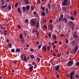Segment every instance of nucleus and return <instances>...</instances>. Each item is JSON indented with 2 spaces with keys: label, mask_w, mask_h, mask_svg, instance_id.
Segmentation results:
<instances>
[{
  "label": "nucleus",
  "mask_w": 79,
  "mask_h": 79,
  "mask_svg": "<svg viewBox=\"0 0 79 79\" xmlns=\"http://www.w3.org/2000/svg\"><path fill=\"white\" fill-rule=\"evenodd\" d=\"M70 19H71V20H72L73 21V20H74V18H73V17H70Z\"/></svg>",
  "instance_id": "4c0bfd02"
},
{
  "label": "nucleus",
  "mask_w": 79,
  "mask_h": 79,
  "mask_svg": "<svg viewBox=\"0 0 79 79\" xmlns=\"http://www.w3.org/2000/svg\"><path fill=\"white\" fill-rule=\"evenodd\" d=\"M60 65H58L56 66L55 70L56 71H58L60 69Z\"/></svg>",
  "instance_id": "39448f33"
},
{
  "label": "nucleus",
  "mask_w": 79,
  "mask_h": 79,
  "mask_svg": "<svg viewBox=\"0 0 79 79\" xmlns=\"http://www.w3.org/2000/svg\"><path fill=\"white\" fill-rule=\"evenodd\" d=\"M22 10L24 12H25V11H26V7L25 6H23L22 7Z\"/></svg>",
  "instance_id": "4468645a"
},
{
  "label": "nucleus",
  "mask_w": 79,
  "mask_h": 79,
  "mask_svg": "<svg viewBox=\"0 0 79 79\" xmlns=\"http://www.w3.org/2000/svg\"><path fill=\"white\" fill-rule=\"evenodd\" d=\"M65 43H66L67 44V43H68V39L66 40Z\"/></svg>",
  "instance_id": "13d9d810"
},
{
  "label": "nucleus",
  "mask_w": 79,
  "mask_h": 79,
  "mask_svg": "<svg viewBox=\"0 0 79 79\" xmlns=\"http://www.w3.org/2000/svg\"><path fill=\"white\" fill-rule=\"evenodd\" d=\"M26 4V5H28L29 4V1L28 0H27V1H25V2H24Z\"/></svg>",
  "instance_id": "2eb2a0df"
},
{
  "label": "nucleus",
  "mask_w": 79,
  "mask_h": 79,
  "mask_svg": "<svg viewBox=\"0 0 79 79\" xmlns=\"http://www.w3.org/2000/svg\"><path fill=\"white\" fill-rule=\"evenodd\" d=\"M43 28H44V29H47V27L46 26H45L44 25L43 26Z\"/></svg>",
  "instance_id": "72a5a7b5"
},
{
  "label": "nucleus",
  "mask_w": 79,
  "mask_h": 79,
  "mask_svg": "<svg viewBox=\"0 0 79 79\" xmlns=\"http://www.w3.org/2000/svg\"><path fill=\"white\" fill-rule=\"evenodd\" d=\"M7 6H8V5L7 4H5L4 5L2 6H1V8H5L7 7Z\"/></svg>",
  "instance_id": "9b49d317"
},
{
  "label": "nucleus",
  "mask_w": 79,
  "mask_h": 79,
  "mask_svg": "<svg viewBox=\"0 0 79 79\" xmlns=\"http://www.w3.org/2000/svg\"><path fill=\"white\" fill-rule=\"evenodd\" d=\"M76 72L74 71H72L71 72L70 74V76H74V74H75Z\"/></svg>",
  "instance_id": "0eeeda50"
},
{
  "label": "nucleus",
  "mask_w": 79,
  "mask_h": 79,
  "mask_svg": "<svg viewBox=\"0 0 79 79\" xmlns=\"http://www.w3.org/2000/svg\"><path fill=\"white\" fill-rule=\"evenodd\" d=\"M42 47V45H39L38 46V48L39 49H40V47Z\"/></svg>",
  "instance_id": "603ef678"
},
{
  "label": "nucleus",
  "mask_w": 79,
  "mask_h": 79,
  "mask_svg": "<svg viewBox=\"0 0 79 79\" xmlns=\"http://www.w3.org/2000/svg\"><path fill=\"white\" fill-rule=\"evenodd\" d=\"M67 18H68V19H70V16H69V15H67Z\"/></svg>",
  "instance_id": "09e8293b"
},
{
  "label": "nucleus",
  "mask_w": 79,
  "mask_h": 79,
  "mask_svg": "<svg viewBox=\"0 0 79 79\" xmlns=\"http://www.w3.org/2000/svg\"><path fill=\"white\" fill-rule=\"evenodd\" d=\"M53 25H52V24H51L50 25V27H51V29H52V28H53Z\"/></svg>",
  "instance_id": "6e6d98bb"
},
{
  "label": "nucleus",
  "mask_w": 79,
  "mask_h": 79,
  "mask_svg": "<svg viewBox=\"0 0 79 79\" xmlns=\"http://www.w3.org/2000/svg\"><path fill=\"white\" fill-rule=\"evenodd\" d=\"M23 60L25 61H27V59H26V57L25 56H24V57L23 58Z\"/></svg>",
  "instance_id": "2f4dec72"
},
{
  "label": "nucleus",
  "mask_w": 79,
  "mask_h": 79,
  "mask_svg": "<svg viewBox=\"0 0 79 79\" xmlns=\"http://www.w3.org/2000/svg\"><path fill=\"white\" fill-rule=\"evenodd\" d=\"M62 21H64L65 23H66V22H67V19L66 17H64V18L62 19Z\"/></svg>",
  "instance_id": "423d86ee"
},
{
  "label": "nucleus",
  "mask_w": 79,
  "mask_h": 79,
  "mask_svg": "<svg viewBox=\"0 0 79 79\" xmlns=\"http://www.w3.org/2000/svg\"><path fill=\"white\" fill-rule=\"evenodd\" d=\"M60 15L61 16L60 17L61 18H62L63 19V16H64V15H63L62 14H61Z\"/></svg>",
  "instance_id": "79ce46f5"
},
{
  "label": "nucleus",
  "mask_w": 79,
  "mask_h": 79,
  "mask_svg": "<svg viewBox=\"0 0 79 79\" xmlns=\"http://www.w3.org/2000/svg\"><path fill=\"white\" fill-rule=\"evenodd\" d=\"M69 26H71L72 31L74 30V23L73 22H70L69 23Z\"/></svg>",
  "instance_id": "f257e3e1"
},
{
  "label": "nucleus",
  "mask_w": 79,
  "mask_h": 79,
  "mask_svg": "<svg viewBox=\"0 0 79 79\" xmlns=\"http://www.w3.org/2000/svg\"><path fill=\"white\" fill-rule=\"evenodd\" d=\"M37 68V65L35 63V67H34V68L35 69Z\"/></svg>",
  "instance_id": "8fccbe9b"
},
{
  "label": "nucleus",
  "mask_w": 79,
  "mask_h": 79,
  "mask_svg": "<svg viewBox=\"0 0 79 79\" xmlns=\"http://www.w3.org/2000/svg\"><path fill=\"white\" fill-rule=\"evenodd\" d=\"M33 66H32L29 67V69L30 71L31 72H32V70H33Z\"/></svg>",
  "instance_id": "1a4fd4ad"
},
{
  "label": "nucleus",
  "mask_w": 79,
  "mask_h": 79,
  "mask_svg": "<svg viewBox=\"0 0 79 79\" xmlns=\"http://www.w3.org/2000/svg\"><path fill=\"white\" fill-rule=\"evenodd\" d=\"M15 8H16L17 6H18V3H15Z\"/></svg>",
  "instance_id": "c03bdc74"
},
{
  "label": "nucleus",
  "mask_w": 79,
  "mask_h": 79,
  "mask_svg": "<svg viewBox=\"0 0 79 79\" xmlns=\"http://www.w3.org/2000/svg\"><path fill=\"white\" fill-rule=\"evenodd\" d=\"M25 22H26V23H28V22H29V20L27 19H26L25 20Z\"/></svg>",
  "instance_id": "864d4df0"
},
{
  "label": "nucleus",
  "mask_w": 79,
  "mask_h": 79,
  "mask_svg": "<svg viewBox=\"0 0 79 79\" xmlns=\"http://www.w3.org/2000/svg\"><path fill=\"white\" fill-rule=\"evenodd\" d=\"M18 12H19V14L21 15V11H20V9L19 8L18 9Z\"/></svg>",
  "instance_id": "a211bd4d"
},
{
  "label": "nucleus",
  "mask_w": 79,
  "mask_h": 79,
  "mask_svg": "<svg viewBox=\"0 0 79 79\" xmlns=\"http://www.w3.org/2000/svg\"><path fill=\"white\" fill-rule=\"evenodd\" d=\"M39 25L38 24H37V25L36 26V27H37V28H39Z\"/></svg>",
  "instance_id": "774afa93"
},
{
  "label": "nucleus",
  "mask_w": 79,
  "mask_h": 79,
  "mask_svg": "<svg viewBox=\"0 0 79 79\" xmlns=\"http://www.w3.org/2000/svg\"><path fill=\"white\" fill-rule=\"evenodd\" d=\"M73 60H70L68 62V64L69 65V66H72L73 64H74Z\"/></svg>",
  "instance_id": "f03ea898"
},
{
  "label": "nucleus",
  "mask_w": 79,
  "mask_h": 79,
  "mask_svg": "<svg viewBox=\"0 0 79 79\" xmlns=\"http://www.w3.org/2000/svg\"><path fill=\"white\" fill-rule=\"evenodd\" d=\"M1 2L2 3V5H3L5 4V1H4V0H1Z\"/></svg>",
  "instance_id": "f8f14e48"
},
{
  "label": "nucleus",
  "mask_w": 79,
  "mask_h": 79,
  "mask_svg": "<svg viewBox=\"0 0 79 79\" xmlns=\"http://www.w3.org/2000/svg\"><path fill=\"white\" fill-rule=\"evenodd\" d=\"M31 10H34V6H31Z\"/></svg>",
  "instance_id": "58836bf2"
},
{
  "label": "nucleus",
  "mask_w": 79,
  "mask_h": 79,
  "mask_svg": "<svg viewBox=\"0 0 79 79\" xmlns=\"http://www.w3.org/2000/svg\"><path fill=\"white\" fill-rule=\"evenodd\" d=\"M34 15H36L37 14V12H34L33 13Z\"/></svg>",
  "instance_id": "69168bd1"
},
{
  "label": "nucleus",
  "mask_w": 79,
  "mask_h": 79,
  "mask_svg": "<svg viewBox=\"0 0 79 79\" xmlns=\"http://www.w3.org/2000/svg\"><path fill=\"white\" fill-rule=\"evenodd\" d=\"M76 66H79V62H77L76 63Z\"/></svg>",
  "instance_id": "a19ab883"
},
{
  "label": "nucleus",
  "mask_w": 79,
  "mask_h": 79,
  "mask_svg": "<svg viewBox=\"0 0 79 79\" xmlns=\"http://www.w3.org/2000/svg\"><path fill=\"white\" fill-rule=\"evenodd\" d=\"M30 50L31 51V52H34V49H33V48H30Z\"/></svg>",
  "instance_id": "c9c22d12"
},
{
  "label": "nucleus",
  "mask_w": 79,
  "mask_h": 79,
  "mask_svg": "<svg viewBox=\"0 0 79 79\" xmlns=\"http://www.w3.org/2000/svg\"><path fill=\"white\" fill-rule=\"evenodd\" d=\"M73 76H70V78L71 79H73Z\"/></svg>",
  "instance_id": "bf43d9fd"
},
{
  "label": "nucleus",
  "mask_w": 79,
  "mask_h": 79,
  "mask_svg": "<svg viewBox=\"0 0 79 79\" xmlns=\"http://www.w3.org/2000/svg\"><path fill=\"white\" fill-rule=\"evenodd\" d=\"M50 46H48L47 47V50L48 51H50Z\"/></svg>",
  "instance_id": "393cba45"
},
{
  "label": "nucleus",
  "mask_w": 79,
  "mask_h": 79,
  "mask_svg": "<svg viewBox=\"0 0 79 79\" xmlns=\"http://www.w3.org/2000/svg\"><path fill=\"white\" fill-rule=\"evenodd\" d=\"M41 23H42V24H44V20H43L41 21Z\"/></svg>",
  "instance_id": "e433bc0d"
},
{
  "label": "nucleus",
  "mask_w": 79,
  "mask_h": 79,
  "mask_svg": "<svg viewBox=\"0 0 79 79\" xmlns=\"http://www.w3.org/2000/svg\"><path fill=\"white\" fill-rule=\"evenodd\" d=\"M8 45L9 47V48H11V47H12V44H11L10 43H8Z\"/></svg>",
  "instance_id": "dca6fc26"
},
{
  "label": "nucleus",
  "mask_w": 79,
  "mask_h": 79,
  "mask_svg": "<svg viewBox=\"0 0 79 79\" xmlns=\"http://www.w3.org/2000/svg\"><path fill=\"white\" fill-rule=\"evenodd\" d=\"M21 58L23 59V55H22L20 56Z\"/></svg>",
  "instance_id": "e2e57ef3"
},
{
  "label": "nucleus",
  "mask_w": 79,
  "mask_h": 79,
  "mask_svg": "<svg viewBox=\"0 0 79 79\" xmlns=\"http://www.w3.org/2000/svg\"><path fill=\"white\" fill-rule=\"evenodd\" d=\"M51 35V34H50V33H49L48 34V36H49V37H51V35Z\"/></svg>",
  "instance_id": "4d7b16f0"
},
{
  "label": "nucleus",
  "mask_w": 79,
  "mask_h": 79,
  "mask_svg": "<svg viewBox=\"0 0 79 79\" xmlns=\"http://www.w3.org/2000/svg\"><path fill=\"white\" fill-rule=\"evenodd\" d=\"M45 7H43L42 9V11H44V10H45Z\"/></svg>",
  "instance_id": "3c124183"
},
{
  "label": "nucleus",
  "mask_w": 79,
  "mask_h": 79,
  "mask_svg": "<svg viewBox=\"0 0 79 79\" xmlns=\"http://www.w3.org/2000/svg\"><path fill=\"white\" fill-rule=\"evenodd\" d=\"M49 22L50 23H52V22H53V20H50Z\"/></svg>",
  "instance_id": "680f3d73"
},
{
  "label": "nucleus",
  "mask_w": 79,
  "mask_h": 79,
  "mask_svg": "<svg viewBox=\"0 0 79 79\" xmlns=\"http://www.w3.org/2000/svg\"><path fill=\"white\" fill-rule=\"evenodd\" d=\"M46 11L47 13V14H48V8L46 9Z\"/></svg>",
  "instance_id": "a878e982"
},
{
  "label": "nucleus",
  "mask_w": 79,
  "mask_h": 79,
  "mask_svg": "<svg viewBox=\"0 0 79 79\" xmlns=\"http://www.w3.org/2000/svg\"><path fill=\"white\" fill-rule=\"evenodd\" d=\"M37 59L38 60V62H39V61H40V58H37Z\"/></svg>",
  "instance_id": "49530a36"
},
{
  "label": "nucleus",
  "mask_w": 79,
  "mask_h": 79,
  "mask_svg": "<svg viewBox=\"0 0 79 79\" xmlns=\"http://www.w3.org/2000/svg\"><path fill=\"white\" fill-rule=\"evenodd\" d=\"M7 42L9 43L10 41H9V40L8 39H7L6 40Z\"/></svg>",
  "instance_id": "338daca9"
},
{
  "label": "nucleus",
  "mask_w": 79,
  "mask_h": 79,
  "mask_svg": "<svg viewBox=\"0 0 79 79\" xmlns=\"http://www.w3.org/2000/svg\"><path fill=\"white\" fill-rule=\"evenodd\" d=\"M8 8L9 10H11V7L10 5L9 6Z\"/></svg>",
  "instance_id": "473e14b6"
},
{
  "label": "nucleus",
  "mask_w": 79,
  "mask_h": 79,
  "mask_svg": "<svg viewBox=\"0 0 79 79\" xmlns=\"http://www.w3.org/2000/svg\"><path fill=\"white\" fill-rule=\"evenodd\" d=\"M35 32H36V34H37V35H39V31H37V30H35Z\"/></svg>",
  "instance_id": "aec40b11"
},
{
  "label": "nucleus",
  "mask_w": 79,
  "mask_h": 79,
  "mask_svg": "<svg viewBox=\"0 0 79 79\" xmlns=\"http://www.w3.org/2000/svg\"><path fill=\"white\" fill-rule=\"evenodd\" d=\"M63 9H64L65 11H66L67 10V9H66V7H63Z\"/></svg>",
  "instance_id": "7c9ffc66"
},
{
  "label": "nucleus",
  "mask_w": 79,
  "mask_h": 79,
  "mask_svg": "<svg viewBox=\"0 0 79 79\" xmlns=\"http://www.w3.org/2000/svg\"><path fill=\"white\" fill-rule=\"evenodd\" d=\"M26 11H29V10H30V6L28 5H27L26 6Z\"/></svg>",
  "instance_id": "20e7f679"
},
{
  "label": "nucleus",
  "mask_w": 79,
  "mask_h": 79,
  "mask_svg": "<svg viewBox=\"0 0 79 79\" xmlns=\"http://www.w3.org/2000/svg\"><path fill=\"white\" fill-rule=\"evenodd\" d=\"M42 50L44 51L45 52L46 50H47V47L45 46H44L42 48Z\"/></svg>",
  "instance_id": "6e6552de"
},
{
  "label": "nucleus",
  "mask_w": 79,
  "mask_h": 79,
  "mask_svg": "<svg viewBox=\"0 0 79 79\" xmlns=\"http://www.w3.org/2000/svg\"><path fill=\"white\" fill-rule=\"evenodd\" d=\"M31 23L32 26H34V24H35V22L32 19H31Z\"/></svg>",
  "instance_id": "9d476101"
},
{
  "label": "nucleus",
  "mask_w": 79,
  "mask_h": 79,
  "mask_svg": "<svg viewBox=\"0 0 79 79\" xmlns=\"http://www.w3.org/2000/svg\"><path fill=\"white\" fill-rule=\"evenodd\" d=\"M75 77L77 79H79V76L78 74H76L75 75Z\"/></svg>",
  "instance_id": "412c9836"
},
{
  "label": "nucleus",
  "mask_w": 79,
  "mask_h": 79,
  "mask_svg": "<svg viewBox=\"0 0 79 79\" xmlns=\"http://www.w3.org/2000/svg\"><path fill=\"white\" fill-rule=\"evenodd\" d=\"M75 50L77 51V50H78V46H77V47L76 48Z\"/></svg>",
  "instance_id": "37998d69"
},
{
  "label": "nucleus",
  "mask_w": 79,
  "mask_h": 79,
  "mask_svg": "<svg viewBox=\"0 0 79 79\" xmlns=\"http://www.w3.org/2000/svg\"><path fill=\"white\" fill-rule=\"evenodd\" d=\"M19 38L20 39H23V35H22L21 34H20Z\"/></svg>",
  "instance_id": "c756f323"
},
{
  "label": "nucleus",
  "mask_w": 79,
  "mask_h": 79,
  "mask_svg": "<svg viewBox=\"0 0 79 79\" xmlns=\"http://www.w3.org/2000/svg\"><path fill=\"white\" fill-rule=\"evenodd\" d=\"M63 19L61 18V17H60L59 20V22L60 23L61 21V20H62Z\"/></svg>",
  "instance_id": "f704fd0d"
},
{
  "label": "nucleus",
  "mask_w": 79,
  "mask_h": 79,
  "mask_svg": "<svg viewBox=\"0 0 79 79\" xmlns=\"http://www.w3.org/2000/svg\"><path fill=\"white\" fill-rule=\"evenodd\" d=\"M73 13L74 14V16L77 15V13H76V10H74V11L73 12Z\"/></svg>",
  "instance_id": "4be33fe9"
},
{
  "label": "nucleus",
  "mask_w": 79,
  "mask_h": 79,
  "mask_svg": "<svg viewBox=\"0 0 79 79\" xmlns=\"http://www.w3.org/2000/svg\"><path fill=\"white\" fill-rule=\"evenodd\" d=\"M35 29L33 30L32 33H34V32H35Z\"/></svg>",
  "instance_id": "0e129e2a"
},
{
  "label": "nucleus",
  "mask_w": 79,
  "mask_h": 79,
  "mask_svg": "<svg viewBox=\"0 0 79 79\" xmlns=\"http://www.w3.org/2000/svg\"><path fill=\"white\" fill-rule=\"evenodd\" d=\"M30 56L31 59H34V56L32 55H31Z\"/></svg>",
  "instance_id": "5701e85b"
},
{
  "label": "nucleus",
  "mask_w": 79,
  "mask_h": 79,
  "mask_svg": "<svg viewBox=\"0 0 79 79\" xmlns=\"http://www.w3.org/2000/svg\"><path fill=\"white\" fill-rule=\"evenodd\" d=\"M14 64H16L17 63V60H15L14 61Z\"/></svg>",
  "instance_id": "a18cd8bd"
},
{
  "label": "nucleus",
  "mask_w": 79,
  "mask_h": 79,
  "mask_svg": "<svg viewBox=\"0 0 79 79\" xmlns=\"http://www.w3.org/2000/svg\"><path fill=\"white\" fill-rule=\"evenodd\" d=\"M53 38L54 39H56V36L55 35L53 36Z\"/></svg>",
  "instance_id": "de8ad7c7"
},
{
  "label": "nucleus",
  "mask_w": 79,
  "mask_h": 79,
  "mask_svg": "<svg viewBox=\"0 0 79 79\" xmlns=\"http://www.w3.org/2000/svg\"><path fill=\"white\" fill-rule=\"evenodd\" d=\"M68 0H64L62 3L63 6H66L67 4Z\"/></svg>",
  "instance_id": "7ed1b4c3"
},
{
  "label": "nucleus",
  "mask_w": 79,
  "mask_h": 79,
  "mask_svg": "<svg viewBox=\"0 0 79 79\" xmlns=\"http://www.w3.org/2000/svg\"><path fill=\"white\" fill-rule=\"evenodd\" d=\"M59 74H58L56 76V77H57V78H59Z\"/></svg>",
  "instance_id": "5fc2aeb1"
},
{
  "label": "nucleus",
  "mask_w": 79,
  "mask_h": 79,
  "mask_svg": "<svg viewBox=\"0 0 79 79\" xmlns=\"http://www.w3.org/2000/svg\"><path fill=\"white\" fill-rule=\"evenodd\" d=\"M75 41L74 40H73L71 42V43L73 44V46H75Z\"/></svg>",
  "instance_id": "ddd939ff"
},
{
  "label": "nucleus",
  "mask_w": 79,
  "mask_h": 79,
  "mask_svg": "<svg viewBox=\"0 0 79 79\" xmlns=\"http://www.w3.org/2000/svg\"><path fill=\"white\" fill-rule=\"evenodd\" d=\"M11 52L12 53H13L15 52V50L14 49H12L11 50Z\"/></svg>",
  "instance_id": "b1692460"
},
{
  "label": "nucleus",
  "mask_w": 79,
  "mask_h": 79,
  "mask_svg": "<svg viewBox=\"0 0 79 79\" xmlns=\"http://www.w3.org/2000/svg\"><path fill=\"white\" fill-rule=\"evenodd\" d=\"M73 36L74 39H76V38H77V36L76 35H73Z\"/></svg>",
  "instance_id": "6ab92c4d"
},
{
  "label": "nucleus",
  "mask_w": 79,
  "mask_h": 79,
  "mask_svg": "<svg viewBox=\"0 0 79 79\" xmlns=\"http://www.w3.org/2000/svg\"><path fill=\"white\" fill-rule=\"evenodd\" d=\"M24 33L25 35V36H27V31H26L24 32Z\"/></svg>",
  "instance_id": "bb28decb"
},
{
  "label": "nucleus",
  "mask_w": 79,
  "mask_h": 79,
  "mask_svg": "<svg viewBox=\"0 0 79 79\" xmlns=\"http://www.w3.org/2000/svg\"><path fill=\"white\" fill-rule=\"evenodd\" d=\"M21 51V49H19V48H18L16 50V52H20Z\"/></svg>",
  "instance_id": "f3484780"
},
{
  "label": "nucleus",
  "mask_w": 79,
  "mask_h": 79,
  "mask_svg": "<svg viewBox=\"0 0 79 79\" xmlns=\"http://www.w3.org/2000/svg\"><path fill=\"white\" fill-rule=\"evenodd\" d=\"M17 27L19 29H20L21 28V26L20 25H18Z\"/></svg>",
  "instance_id": "ea45409f"
},
{
  "label": "nucleus",
  "mask_w": 79,
  "mask_h": 79,
  "mask_svg": "<svg viewBox=\"0 0 79 79\" xmlns=\"http://www.w3.org/2000/svg\"><path fill=\"white\" fill-rule=\"evenodd\" d=\"M20 40V41H21L22 44L24 43V39H23V38H22V40Z\"/></svg>",
  "instance_id": "c85d7f7f"
},
{
  "label": "nucleus",
  "mask_w": 79,
  "mask_h": 79,
  "mask_svg": "<svg viewBox=\"0 0 79 79\" xmlns=\"http://www.w3.org/2000/svg\"><path fill=\"white\" fill-rule=\"evenodd\" d=\"M73 54H75V53H76V52H75V51H74V50H73Z\"/></svg>",
  "instance_id": "052dcab7"
},
{
  "label": "nucleus",
  "mask_w": 79,
  "mask_h": 79,
  "mask_svg": "<svg viewBox=\"0 0 79 79\" xmlns=\"http://www.w3.org/2000/svg\"><path fill=\"white\" fill-rule=\"evenodd\" d=\"M41 15L42 16H45V13L43 12V13H41Z\"/></svg>",
  "instance_id": "cd10ccee"
}]
</instances>
